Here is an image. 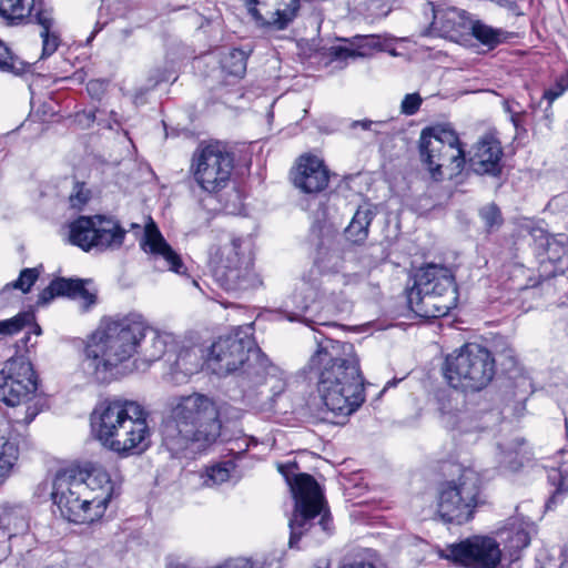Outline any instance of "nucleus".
Segmentation results:
<instances>
[{"label":"nucleus","mask_w":568,"mask_h":568,"mask_svg":"<svg viewBox=\"0 0 568 568\" xmlns=\"http://www.w3.org/2000/svg\"><path fill=\"white\" fill-rule=\"evenodd\" d=\"M324 406L336 417H347L365 400L359 359L351 343L325 338L308 361Z\"/></svg>","instance_id":"f257e3e1"},{"label":"nucleus","mask_w":568,"mask_h":568,"mask_svg":"<svg viewBox=\"0 0 568 568\" xmlns=\"http://www.w3.org/2000/svg\"><path fill=\"white\" fill-rule=\"evenodd\" d=\"M220 410L213 398L194 392L171 397L161 425L162 447L173 458H193L221 435Z\"/></svg>","instance_id":"f03ea898"},{"label":"nucleus","mask_w":568,"mask_h":568,"mask_svg":"<svg viewBox=\"0 0 568 568\" xmlns=\"http://www.w3.org/2000/svg\"><path fill=\"white\" fill-rule=\"evenodd\" d=\"M143 331L144 317L139 313L101 321L85 348V366L97 382L108 383L116 376L120 364L138 353Z\"/></svg>","instance_id":"7ed1b4c3"},{"label":"nucleus","mask_w":568,"mask_h":568,"mask_svg":"<svg viewBox=\"0 0 568 568\" xmlns=\"http://www.w3.org/2000/svg\"><path fill=\"white\" fill-rule=\"evenodd\" d=\"M148 415L136 402L105 399L97 405L91 415L92 432L103 446L118 454H140L151 443Z\"/></svg>","instance_id":"20e7f679"},{"label":"nucleus","mask_w":568,"mask_h":568,"mask_svg":"<svg viewBox=\"0 0 568 568\" xmlns=\"http://www.w3.org/2000/svg\"><path fill=\"white\" fill-rule=\"evenodd\" d=\"M216 375L237 373V383L243 392L267 382L268 359L255 345L248 333L220 337L210 348L205 361Z\"/></svg>","instance_id":"39448f33"},{"label":"nucleus","mask_w":568,"mask_h":568,"mask_svg":"<svg viewBox=\"0 0 568 568\" xmlns=\"http://www.w3.org/2000/svg\"><path fill=\"white\" fill-rule=\"evenodd\" d=\"M277 469L294 498V510L288 520L290 528L315 529L318 525L322 530H331L333 519L323 491L314 477L306 473H298L295 462L278 464Z\"/></svg>","instance_id":"423d86ee"},{"label":"nucleus","mask_w":568,"mask_h":568,"mask_svg":"<svg viewBox=\"0 0 568 568\" xmlns=\"http://www.w3.org/2000/svg\"><path fill=\"white\" fill-rule=\"evenodd\" d=\"M456 302L454 275L444 265L428 264L422 267L416 274L414 286L407 291L409 308L425 318L447 315Z\"/></svg>","instance_id":"0eeeda50"},{"label":"nucleus","mask_w":568,"mask_h":568,"mask_svg":"<svg viewBox=\"0 0 568 568\" xmlns=\"http://www.w3.org/2000/svg\"><path fill=\"white\" fill-rule=\"evenodd\" d=\"M210 265L216 282L226 291L257 287L261 280L253 270L252 243L232 237L210 248Z\"/></svg>","instance_id":"6e6552de"},{"label":"nucleus","mask_w":568,"mask_h":568,"mask_svg":"<svg viewBox=\"0 0 568 568\" xmlns=\"http://www.w3.org/2000/svg\"><path fill=\"white\" fill-rule=\"evenodd\" d=\"M418 149L423 164L435 181L445 176L453 179L465 168V151L458 134L449 126L435 125L423 129Z\"/></svg>","instance_id":"1a4fd4ad"},{"label":"nucleus","mask_w":568,"mask_h":568,"mask_svg":"<svg viewBox=\"0 0 568 568\" xmlns=\"http://www.w3.org/2000/svg\"><path fill=\"white\" fill-rule=\"evenodd\" d=\"M495 375V358L484 346L468 343L446 357L444 376L454 388L481 390Z\"/></svg>","instance_id":"9d476101"},{"label":"nucleus","mask_w":568,"mask_h":568,"mask_svg":"<svg viewBox=\"0 0 568 568\" xmlns=\"http://www.w3.org/2000/svg\"><path fill=\"white\" fill-rule=\"evenodd\" d=\"M480 488V476L473 468H464L456 479L443 483L437 504L440 519L457 526L469 521L479 504Z\"/></svg>","instance_id":"9b49d317"},{"label":"nucleus","mask_w":568,"mask_h":568,"mask_svg":"<svg viewBox=\"0 0 568 568\" xmlns=\"http://www.w3.org/2000/svg\"><path fill=\"white\" fill-rule=\"evenodd\" d=\"M234 155L225 144H201L193 154L191 172L202 191L216 194L224 190L232 176Z\"/></svg>","instance_id":"f8f14e48"},{"label":"nucleus","mask_w":568,"mask_h":568,"mask_svg":"<svg viewBox=\"0 0 568 568\" xmlns=\"http://www.w3.org/2000/svg\"><path fill=\"white\" fill-rule=\"evenodd\" d=\"M125 230L118 221L104 215L80 216L69 224V241L88 252L115 250L123 244Z\"/></svg>","instance_id":"ddd939ff"},{"label":"nucleus","mask_w":568,"mask_h":568,"mask_svg":"<svg viewBox=\"0 0 568 568\" xmlns=\"http://www.w3.org/2000/svg\"><path fill=\"white\" fill-rule=\"evenodd\" d=\"M52 500L61 516L70 523L91 524L98 520L89 499L84 498L75 467L60 470L53 480Z\"/></svg>","instance_id":"4468645a"},{"label":"nucleus","mask_w":568,"mask_h":568,"mask_svg":"<svg viewBox=\"0 0 568 568\" xmlns=\"http://www.w3.org/2000/svg\"><path fill=\"white\" fill-rule=\"evenodd\" d=\"M439 558L463 568H497L501 560L499 544L488 535H470L459 542L438 548Z\"/></svg>","instance_id":"2eb2a0df"},{"label":"nucleus","mask_w":568,"mask_h":568,"mask_svg":"<svg viewBox=\"0 0 568 568\" xmlns=\"http://www.w3.org/2000/svg\"><path fill=\"white\" fill-rule=\"evenodd\" d=\"M38 381L32 364L23 356L12 357L0 371V402L8 406L41 400L37 396Z\"/></svg>","instance_id":"dca6fc26"},{"label":"nucleus","mask_w":568,"mask_h":568,"mask_svg":"<svg viewBox=\"0 0 568 568\" xmlns=\"http://www.w3.org/2000/svg\"><path fill=\"white\" fill-rule=\"evenodd\" d=\"M75 473L81 478L84 498L89 499L99 519L112 496L113 485L110 475L104 468L93 464L75 468Z\"/></svg>","instance_id":"f3484780"},{"label":"nucleus","mask_w":568,"mask_h":568,"mask_svg":"<svg viewBox=\"0 0 568 568\" xmlns=\"http://www.w3.org/2000/svg\"><path fill=\"white\" fill-rule=\"evenodd\" d=\"M292 182L306 194L324 191L329 182V171L324 161L315 155H301L292 171Z\"/></svg>","instance_id":"a211bd4d"},{"label":"nucleus","mask_w":568,"mask_h":568,"mask_svg":"<svg viewBox=\"0 0 568 568\" xmlns=\"http://www.w3.org/2000/svg\"><path fill=\"white\" fill-rule=\"evenodd\" d=\"M247 11L257 27L283 31L291 26L297 18L301 10V0H276L274 9L263 14L258 4H264L260 0H245Z\"/></svg>","instance_id":"6ab92c4d"},{"label":"nucleus","mask_w":568,"mask_h":568,"mask_svg":"<svg viewBox=\"0 0 568 568\" xmlns=\"http://www.w3.org/2000/svg\"><path fill=\"white\" fill-rule=\"evenodd\" d=\"M92 284L91 280L58 277L39 294L38 304L45 305L57 296H67L78 298L82 302V307L88 311L97 303V291L88 286Z\"/></svg>","instance_id":"aec40b11"},{"label":"nucleus","mask_w":568,"mask_h":568,"mask_svg":"<svg viewBox=\"0 0 568 568\" xmlns=\"http://www.w3.org/2000/svg\"><path fill=\"white\" fill-rule=\"evenodd\" d=\"M503 148L498 139L491 134L480 138L468 159L471 171L478 175L498 176L501 173Z\"/></svg>","instance_id":"412c9836"},{"label":"nucleus","mask_w":568,"mask_h":568,"mask_svg":"<svg viewBox=\"0 0 568 568\" xmlns=\"http://www.w3.org/2000/svg\"><path fill=\"white\" fill-rule=\"evenodd\" d=\"M143 248L150 252L155 260H162L166 270L176 274H184L186 267L181 256L169 245L153 221L145 225Z\"/></svg>","instance_id":"4be33fe9"},{"label":"nucleus","mask_w":568,"mask_h":568,"mask_svg":"<svg viewBox=\"0 0 568 568\" xmlns=\"http://www.w3.org/2000/svg\"><path fill=\"white\" fill-rule=\"evenodd\" d=\"M174 341L170 333L161 332L144 320V331L139 336L138 353L143 361L152 363L160 359Z\"/></svg>","instance_id":"5701e85b"},{"label":"nucleus","mask_w":568,"mask_h":568,"mask_svg":"<svg viewBox=\"0 0 568 568\" xmlns=\"http://www.w3.org/2000/svg\"><path fill=\"white\" fill-rule=\"evenodd\" d=\"M344 41L346 45H334L329 49V54L334 59H356L365 58L372 54L373 50L379 49L378 37L371 36H354L352 38L339 39Z\"/></svg>","instance_id":"b1692460"},{"label":"nucleus","mask_w":568,"mask_h":568,"mask_svg":"<svg viewBox=\"0 0 568 568\" xmlns=\"http://www.w3.org/2000/svg\"><path fill=\"white\" fill-rule=\"evenodd\" d=\"M317 273V270H312L308 277H303L302 286L297 288L295 294L292 296V301L295 304L297 312H293L287 315L288 321H301L310 325V321L303 318L302 313L310 308L311 304L317 296V291L320 287Z\"/></svg>","instance_id":"393cba45"},{"label":"nucleus","mask_w":568,"mask_h":568,"mask_svg":"<svg viewBox=\"0 0 568 568\" xmlns=\"http://www.w3.org/2000/svg\"><path fill=\"white\" fill-rule=\"evenodd\" d=\"M375 216L376 210L373 205H359L345 229L346 239L354 244L364 243L368 237L369 226Z\"/></svg>","instance_id":"a878e982"},{"label":"nucleus","mask_w":568,"mask_h":568,"mask_svg":"<svg viewBox=\"0 0 568 568\" xmlns=\"http://www.w3.org/2000/svg\"><path fill=\"white\" fill-rule=\"evenodd\" d=\"M34 21L41 27L40 37L42 39L41 58L52 55L60 45V37L54 29L55 21L51 9L41 8L34 14Z\"/></svg>","instance_id":"bb28decb"},{"label":"nucleus","mask_w":568,"mask_h":568,"mask_svg":"<svg viewBox=\"0 0 568 568\" xmlns=\"http://www.w3.org/2000/svg\"><path fill=\"white\" fill-rule=\"evenodd\" d=\"M202 367L203 358L200 351L194 347L184 348L179 352L172 365V374L178 381L180 379L179 375H182L181 379H185L197 373Z\"/></svg>","instance_id":"cd10ccee"},{"label":"nucleus","mask_w":568,"mask_h":568,"mask_svg":"<svg viewBox=\"0 0 568 568\" xmlns=\"http://www.w3.org/2000/svg\"><path fill=\"white\" fill-rule=\"evenodd\" d=\"M469 31L481 45L489 50H493L500 43L505 42L508 37V32L504 29L494 28L481 20L470 21Z\"/></svg>","instance_id":"c85d7f7f"},{"label":"nucleus","mask_w":568,"mask_h":568,"mask_svg":"<svg viewBox=\"0 0 568 568\" xmlns=\"http://www.w3.org/2000/svg\"><path fill=\"white\" fill-rule=\"evenodd\" d=\"M440 419L444 427L450 430L458 429L460 432H468V415L459 409H454L452 398L449 396H442L438 398Z\"/></svg>","instance_id":"c756f323"},{"label":"nucleus","mask_w":568,"mask_h":568,"mask_svg":"<svg viewBox=\"0 0 568 568\" xmlns=\"http://www.w3.org/2000/svg\"><path fill=\"white\" fill-rule=\"evenodd\" d=\"M19 449L9 438V423L0 422V477H4L12 469L18 459Z\"/></svg>","instance_id":"7c9ffc66"},{"label":"nucleus","mask_w":568,"mask_h":568,"mask_svg":"<svg viewBox=\"0 0 568 568\" xmlns=\"http://www.w3.org/2000/svg\"><path fill=\"white\" fill-rule=\"evenodd\" d=\"M34 0H0V16L11 24H17L31 14Z\"/></svg>","instance_id":"2f4dec72"},{"label":"nucleus","mask_w":568,"mask_h":568,"mask_svg":"<svg viewBox=\"0 0 568 568\" xmlns=\"http://www.w3.org/2000/svg\"><path fill=\"white\" fill-rule=\"evenodd\" d=\"M13 412L9 415V429L18 425L28 426L41 412V400L22 402L20 405H14Z\"/></svg>","instance_id":"473e14b6"},{"label":"nucleus","mask_w":568,"mask_h":568,"mask_svg":"<svg viewBox=\"0 0 568 568\" xmlns=\"http://www.w3.org/2000/svg\"><path fill=\"white\" fill-rule=\"evenodd\" d=\"M459 17L460 14L455 8L435 10L432 29L437 31L440 36H446L456 30Z\"/></svg>","instance_id":"72a5a7b5"},{"label":"nucleus","mask_w":568,"mask_h":568,"mask_svg":"<svg viewBox=\"0 0 568 568\" xmlns=\"http://www.w3.org/2000/svg\"><path fill=\"white\" fill-rule=\"evenodd\" d=\"M234 467L233 462L219 463L207 467L201 476L203 485L206 487H213L227 481Z\"/></svg>","instance_id":"f704fd0d"},{"label":"nucleus","mask_w":568,"mask_h":568,"mask_svg":"<svg viewBox=\"0 0 568 568\" xmlns=\"http://www.w3.org/2000/svg\"><path fill=\"white\" fill-rule=\"evenodd\" d=\"M222 68L231 75L242 77L246 70V57L242 50L234 49L222 60Z\"/></svg>","instance_id":"c9c22d12"},{"label":"nucleus","mask_w":568,"mask_h":568,"mask_svg":"<svg viewBox=\"0 0 568 568\" xmlns=\"http://www.w3.org/2000/svg\"><path fill=\"white\" fill-rule=\"evenodd\" d=\"M26 70V64L11 50L0 41V71L20 74Z\"/></svg>","instance_id":"e433bc0d"},{"label":"nucleus","mask_w":568,"mask_h":568,"mask_svg":"<svg viewBox=\"0 0 568 568\" xmlns=\"http://www.w3.org/2000/svg\"><path fill=\"white\" fill-rule=\"evenodd\" d=\"M536 529V523L516 508V514L507 519L504 530L508 532H530Z\"/></svg>","instance_id":"4c0bfd02"},{"label":"nucleus","mask_w":568,"mask_h":568,"mask_svg":"<svg viewBox=\"0 0 568 568\" xmlns=\"http://www.w3.org/2000/svg\"><path fill=\"white\" fill-rule=\"evenodd\" d=\"M38 268H24L20 272V275L16 281L6 285L4 290L16 288L20 290L23 293H28L38 280Z\"/></svg>","instance_id":"58836bf2"},{"label":"nucleus","mask_w":568,"mask_h":568,"mask_svg":"<svg viewBox=\"0 0 568 568\" xmlns=\"http://www.w3.org/2000/svg\"><path fill=\"white\" fill-rule=\"evenodd\" d=\"M2 528L7 530H13L17 532H23L30 529L29 521L26 519L22 510L19 514L9 513L1 517Z\"/></svg>","instance_id":"ea45409f"},{"label":"nucleus","mask_w":568,"mask_h":568,"mask_svg":"<svg viewBox=\"0 0 568 568\" xmlns=\"http://www.w3.org/2000/svg\"><path fill=\"white\" fill-rule=\"evenodd\" d=\"M568 479V465H562L560 468H551L548 471V480L551 483V485L556 486V493L550 498L549 503L547 504V507H549L550 503H554L557 496L566 490V480Z\"/></svg>","instance_id":"a19ab883"},{"label":"nucleus","mask_w":568,"mask_h":568,"mask_svg":"<svg viewBox=\"0 0 568 568\" xmlns=\"http://www.w3.org/2000/svg\"><path fill=\"white\" fill-rule=\"evenodd\" d=\"M29 318L28 314H19L12 318L0 321V335H13L21 331Z\"/></svg>","instance_id":"79ce46f5"},{"label":"nucleus","mask_w":568,"mask_h":568,"mask_svg":"<svg viewBox=\"0 0 568 568\" xmlns=\"http://www.w3.org/2000/svg\"><path fill=\"white\" fill-rule=\"evenodd\" d=\"M479 215L488 229H494L501 224V214L495 204H488L479 211Z\"/></svg>","instance_id":"37998d69"},{"label":"nucleus","mask_w":568,"mask_h":568,"mask_svg":"<svg viewBox=\"0 0 568 568\" xmlns=\"http://www.w3.org/2000/svg\"><path fill=\"white\" fill-rule=\"evenodd\" d=\"M90 199V192L84 183H75L73 191L69 196L70 205L74 209H81Z\"/></svg>","instance_id":"c03bdc74"},{"label":"nucleus","mask_w":568,"mask_h":568,"mask_svg":"<svg viewBox=\"0 0 568 568\" xmlns=\"http://www.w3.org/2000/svg\"><path fill=\"white\" fill-rule=\"evenodd\" d=\"M423 99L418 93H408L400 103V112L405 115H414L420 108Z\"/></svg>","instance_id":"a18cd8bd"},{"label":"nucleus","mask_w":568,"mask_h":568,"mask_svg":"<svg viewBox=\"0 0 568 568\" xmlns=\"http://www.w3.org/2000/svg\"><path fill=\"white\" fill-rule=\"evenodd\" d=\"M530 545V535H509L506 547L510 550L511 557L518 558L517 554Z\"/></svg>","instance_id":"49530a36"},{"label":"nucleus","mask_w":568,"mask_h":568,"mask_svg":"<svg viewBox=\"0 0 568 568\" xmlns=\"http://www.w3.org/2000/svg\"><path fill=\"white\" fill-rule=\"evenodd\" d=\"M568 89V72L566 75H562L555 84V87L547 89L544 92V98L552 103L557 98H559L566 90Z\"/></svg>","instance_id":"de8ad7c7"},{"label":"nucleus","mask_w":568,"mask_h":568,"mask_svg":"<svg viewBox=\"0 0 568 568\" xmlns=\"http://www.w3.org/2000/svg\"><path fill=\"white\" fill-rule=\"evenodd\" d=\"M314 568H329V560L327 559H320ZM339 568H377L373 561L369 560H354L349 564H345L341 566Z\"/></svg>","instance_id":"09e8293b"},{"label":"nucleus","mask_w":568,"mask_h":568,"mask_svg":"<svg viewBox=\"0 0 568 568\" xmlns=\"http://www.w3.org/2000/svg\"><path fill=\"white\" fill-rule=\"evenodd\" d=\"M106 83L101 80H91L87 84V90L89 94L95 99H100V97L103 94L105 90Z\"/></svg>","instance_id":"8fccbe9b"},{"label":"nucleus","mask_w":568,"mask_h":568,"mask_svg":"<svg viewBox=\"0 0 568 568\" xmlns=\"http://www.w3.org/2000/svg\"><path fill=\"white\" fill-rule=\"evenodd\" d=\"M252 439H248L246 437L235 439L231 443L230 452L234 453L235 455H241L245 453L250 447V442Z\"/></svg>","instance_id":"3c124183"},{"label":"nucleus","mask_w":568,"mask_h":568,"mask_svg":"<svg viewBox=\"0 0 568 568\" xmlns=\"http://www.w3.org/2000/svg\"><path fill=\"white\" fill-rule=\"evenodd\" d=\"M495 3L501 8H505L515 14H520L518 11L517 0H495Z\"/></svg>","instance_id":"603ef678"},{"label":"nucleus","mask_w":568,"mask_h":568,"mask_svg":"<svg viewBox=\"0 0 568 568\" xmlns=\"http://www.w3.org/2000/svg\"><path fill=\"white\" fill-rule=\"evenodd\" d=\"M382 122H374L371 120H362L354 123V125H359L364 130H373L374 125H381Z\"/></svg>","instance_id":"864d4df0"},{"label":"nucleus","mask_w":568,"mask_h":568,"mask_svg":"<svg viewBox=\"0 0 568 568\" xmlns=\"http://www.w3.org/2000/svg\"><path fill=\"white\" fill-rule=\"evenodd\" d=\"M303 536L304 535H290V548L301 549L298 544L302 541Z\"/></svg>","instance_id":"5fc2aeb1"},{"label":"nucleus","mask_w":568,"mask_h":568,"mask_svg":"<svg viewBox=\"0 0 568 568\" xmlns=\"http://www.w3.org/2000/svg\"><path fill=\"white\" fill-rule=\"evenodd\" d=\"M99 112V110H95V111H90L88 113V119L91 120V121H97L98 118H97V113Z\"/></svg>","instance_id":"6e6d98bb"},{"label":"nucleus","mask_w":568,"mask_h":568,"mask_svg":"<svg viewBox=\"0 0 568 568\" xmlns=\"http://www.w3.org/2000/svg\"><path fill=\"white\" fill-rule=\"evenodd\" d=\"M296 529H298V528H297V527H296V528H294V529H292V528H291V530H292L291 532H295V530H296ZM300 529H301V530H300V534H303V530H304V531H310V530H311V529H304V528H300ZM314 530H315V531H323L322 529H320L318 525H316V528H315Z\"/></svg>","instance_id":"4d7b16f0"},{"label":"nucleus","mask_w":568,"mask_h":568,"mask_svg":"<svg viewBox=\"0 0 568 568\" xmlns=\"http://www.w3.org/2000/svg\"><path fill=\"white\" fill-rule=\"evenodd\" d=\"M437 189H438V185H432V186L428 187V193L433 194V193L436 192Z\"/></svg>","instance_id":"13d9d810"},{"label":"nucleus","mask_w":568,"mask_h":568,"mask_svg":"<svg viewBox=\"0 0 568 568\" xmlns=\"http://www.w3.org/2000/svg\"><path fill=\"white\" fill-rule=\"evenodd\" d=\"M394 383L392 382H387L386 386L384 387V390L389 386V385H393Z\"/></svg>","instance_id":"bf43d9fd"},{"label":"nucleus","mask_w":568,"mask_h":568,"mask_svg":"<svg viewBox=\"0 0 568 568\" xmlns=\"http://www.w3.org/2000/svg\"><path fill=\"white\" fill-rule=\"evenodd\" d=\"M168 568H180V567H179V566H175V567H174L172 564H169V565H168Z\"/></svg>","instance_id":"052dcab7"},{"label":"nucleus","mask_w":568,"mask_h":568,"mask_svg":"<svg viewBox=\"0 0 568 568\" xmlns=\"http://www.w3.org/2000/svg\"><path fill=\"white\" fill-rule=\"evenodd\" d=\"M442 204V201H438L437 203H435L433 206H436V205H440Z\"/></svg>","instance_id":"680f3d73"},{"label":"nucleus","mask_w":568,"mask_h":568,"mask_svg":"<svg viewBox=\"0 0 568 568\" xmlns=\"http://www.w3.org/2000/svg\"><path fill=\"white\" fill-rule=\"evenodd\" d=\"M559 568H568V565H560Z\"/></svg>","instance_id":"e2e57ef3"},{"label":"nucleus","mask_w":568,"mask_h":568,"mask_svg":"<svg viewBox=\"0 0 568 568\" xmlns=\"http://www.w3.org/2000/svg\"><path fill=\"white\" fill-rule=\"evenodd\" d=\"M564 565H568V562H565Z\"/></svg>","instance_id":"0e129e2a"}]
</instances>
